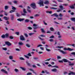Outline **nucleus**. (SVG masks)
I'll use <instances>...</instances> for the list:
<instances>
[{
	"instance_id": "obj_52",
	"label": "nucleus",
	"mask_w": 75,
	"mask_h": 75,
	"mask_svg": "<svg viewBox=\"0 0 75 75\" xmlns=\"http://www.w3.org/2000/svg\"><path fill=\"white\" fill-rule=\"evenodd\" d=\"M3 49L5 51H6V50H7V48L6 47H4L3 48Z\"/></svg>"
},
{
	"instance_id": "obj_57",
	"label": "nucleus",
	"mask_w": 75,
	"mask_h": 75,
	"mask_svg": "<svg viewBox=\"0 0 75 75\" xmlns=\"http://www.w3.org/2000/svg\"><path fill=\"white\" fill-rule=\"evenodd\" d=\"M38 38L39 39H40L42 41V40H44V39L41 38L40 37H38Z\"/></svg>"
},
{
	"instance_id": "obj_10",
	"label": "nucleus",
	"mask_w": 75,
	"mask_h": 75,
	"mask_svg": "<svg viewBox=\"0 0 75 75\" xmlns=\"http://www.w3.org/2000/svg\"><path fill=\"white\" fill-rule=\"evenodd\" d=\"M17 20L19 21H22L24 20V18H18L17 19Z\"/></svg>"
},
{
	"instance_id": "obj_12",
	"label": "nucleus",
	"mask_w": 75,
	"mask_h": 75,
	"mask_svg": "<svg viewBox=\"0 0 75 75\" xmlns=\"http://www.w3.org/2000/svg\"><path fill=\"white\" fill-rule=\"evenodd\" d=\"M60 52H61V53H62V54H67V52H64V51L60 50Z\"/></svg>"
},
{
	"instance_id": "obj_58",
	"label": "nucleus",
	"mask_w": 75,
	"mask_h": 75,
	"mask_svg": "<svg viewBox=\"0 0 75 75\" xmlns=\"http://www.w3.org/2000/svg\"><path fill=\"white\" fill-rule=\"evenodd\" d=\"M21 16H25L26 15L25 14V13H22L21 14Z\"/></svg>"
},
{
	"instance_id": "obj_61",
	"label": "nucleus",
	"mask_w": 75,
	"mask_h": 75,
	"mask_svg": "<svg viewBox=\"0 0 75 75\" xmlns=\"http://www.w3.org/2000/svg\"><path fill=\"white\" fill-rule=\"evenodd\" d=\"M59 17H62V15L61 13H59Z\"/></svg>"
},
{
	"instance_id": "obj_11",
	"label": "nucleus",
	"mask_w": 75,
	"mask_h": 75,
	"mask_svg": "<svg viewBox=\"0 0 75 75\" xmlns=\"http://www.w3.org/2000/svg\"><path fill=\"white\" fill-rule=\"evenodd\" d=\"M62 60L64 62H68V60H67V59H63Z\"/></svg>"
},
{
	"instance_id": "obj_13",
	"label": "nucleus",
	"mask_w": 75,
	"mask_h": 75,
	"mask_svg": "<svg viewBox=\"0 0 75 75\" xmlns=\"http://www.w3.org/2000/svg\"><path fill=\"white\" fill-rule=\"evenodd\" d=\"M52 16H54L55 17H58V15H57V14L56 13H54V14L51 15Z\"/></svg>"
},
{
	"instance_id": "obj_3",
	"label": "nucleus",
	"mask_w": 75,
	"mask_h": 75,
	"mask_svg": "<svg viewBox=\"0 0 75 75\" xmlns=\"http://www.w3.org/2000/svg\"><path fill=\"white\" fill-rule=\"evenodd\" d=\"M39 4L40 6H44V1L42 0H40V2L38 3Z\"/></svg>"
},
{
	"instance_id": "obj_33",
	"label": "nucleus",
	"mask_w": 75,
	"mask_h": 75,
	"mask_svg": "<svg viewBox=\"0 0 75 75\" xmlns=\"http://www.w3.org/2000/svg\"><path fill=\"white\" fill-rule=\"evenodd\" d=\"M12 10H16V8H15V7L12 6Z\"/></svg>"
},
{
	"instance_id": "obj_9",
	"label": "nucleus",
	"mask_w": 75,
	"mask_h": 75,
	"mask_svg": "<svg viewBox=\"0 0 75 75\" xmlns=\"http://www.w3.org/2000/svg\"><path fill=\"white\" fill-rule=\"evenodd\" d=\"M28 9H27V10L28 11V13H31V10H30V7L29 6H27Z\"/></svg>"
},
{
	"instance_id": "obj_26",
	"label": "nucleus",
	"mask_w": 75,
	"mask_h": 75,
	"mask_svg": "<svg viewBox=\"0 0 75 75\" xmlns=\"http://www.w3.org/2000/svg\"><path fill=\"white\" fill-rule=\"evenodd\" d=\"M27 55L29 56V57H31L32 56L30 53H28V54H27Z\"/></svg>"
},
{
	"instance_id": "obj_2",
	"label": "nucleus",
	"mask_w": 75,
	"mask_h": 75,
	"mask_svg": "<svg viewBox=\"0 0 75 75\" xmlns=\"http://www.w3.org/2000/svg\"><path fill=\"white\" fill-rule=\"evenodd\" d=\"M30 6L34 10H35V8H36V5H35V4L34 3L31 4H30Z\"/></svg>"
},
{
	"instance_id": "obj_40",
	"label": "nucleus",
	"mask_w": 75,
	"mask_h": 75,
	"mask_svg": "<svg viewBox=\"0 0 75 75\" xmlns=\"http://www.w3.org/2000/svg\"><path fill=\"white\" fill-rule=\"evenodd\" d=\"M50 30L52 31H54V28H53L51 27L50 28Z\"/></svg>"
},
{
	"instance_id": "obj_6",
	"label": "nucleus",
	"mask_w": 75,
	"mask_h": 75,
	"mask_svg": "<svg viewBox=\"0 0 75 75\" xmlns=\"http://www.w3.org/2000/svg\"><path fill=\"white\" fill-rule=\"evenodd\" d=\"M1 72H3V73H4L5 74H8V72L7 71H6V70L2 69L1 70Z\"/></svg>"
},
{
	"instance_id": "obj_19",
	"label": "nucleus",
	"mask_w": 75,
	"mask_h": 75,
	"mask_svg": "<svg viewBox=\"0 0 75 75\" xmlns=\"http://www.w3.org/2000/svg\"><path fill=\"white\" fill-rule=\"evenodd\" d=\"M69 7L70 8H71V9H74V8H75V7H74V5L70 6Z\"/></svg>"
},
{
	"instance_id": "obj_28",
	"label": "nucleus",
	"mask_w": 75,
	"mask_h": 75,
	"mask_svg": "<svg viewBox=\"0 0 75 75\" xmlns=\"http://www.w3.org/2000/svg\"><path fill=\"white\" fill-rule=\"evenodd\" d=\"M5 37H6V36H5V35H3V34L2 36H1V37L2 38H5Z\"/></svg>"
},
{
	"instance_id": "obj_48",
	"label": "nucleus",
	"mask_w": 75,
	"mask_h": 75,
	"mask_svg": "<svg viewBox=\"0 0 75 75\" xmlns=\"http://www.w3.org/2000/svg\"><path fill=\"white\" fill-rule=\"evenodd\" d=\"M9 38H10V39H13L14 38H13V36H11L9 37Z\"/></svg>"
},
{
	"instance_id": "obj_63",
	"label": "nucleus",
	"mask_w": 75,
	"mask_h": 75,
	"mask_svg": "<svg viewBox=\"0 0 75 75\" xmlns=\"http://www.w3.org/2000/svg\"><path fill=\"white\" fill-rule=\"evenodd\" d=\"M72 55H75V52H72L71 53Z\"/></svg>"
},
{
	"instance_id": "obj_7",
	"label": "nucleus",
	"mask_w": 75,
	"mask_h": 75,
	"mask_svg": "<svg viewBox=\"0 0 75 75\" xmlns=\"http://www.w3.org/2000/svg\"><path fill=\"white\" fill-rule=\"evenodd\" d=\"M5 44L8 45V46H10L11 45V44L10 43V42L7 41H6L5 42Z\"/></svg>"
},
{
	"instance_id": "obj_37",
	"label": "nucleus",
	"mask_w": 75,
	"mask_h": 75,
	"mask_svg": "<svg viewBox=\"0 0 75 75\" xmlns=\"http://www.w3.org/2000/svg\"><path fill=\"white\" fill-rule=\"evenodd\" d=\"M61 57L59 56H57V59H61Z\"/></svg>"
},
{
	"instance_id": "obj_5",
	"label": "nucleus",
	"mask_w": 75,
	"mask_h": 75,
	"mask_svg": "<svg viewBox=\"0 0 75 75\" xmlns=\"http://www.w3.org/2000/svg\"><path fill=\"white\" fill-rule=\"evenodd\" d=\"M64 50L65 51H66V50H67L68 51H73V50H74V49H71L69 48H68V49H67L66 48L64 47Z\"/></svg>"
},
{
	"instance_id": "obj_39",
	"label": "nucleus",
	"mask_w": 75,
	"mask_h": 75,
	"mask_svg": "<svg viewBox=\"0 0 75 75\" xmlns=\"http://www.w3.org/2000/svg\"><path fill=\"white\" fill-rule=\"evenodd\" d=\"M34 34V33H29V35L30 36H31V35H33V34Z\"/></svg>"
},
{
	"instance_id": "obj_53",
	"label": "nucleus",
	"mask_w": 75,
	"mask_h": 75,
	"mask_svg": "<svg viewBox=\"0 0 75 75\" xmlns=\"http://www.w3.org/2000/svg\"><path fill=\"white\" fill-rule=\"evenodd\" d=\"M16 15L17 17H19L20 16V14L18 13H16Z\"/></svg>"
},
{
	"instance_id": "obj_29",
	"label": "nucleus",
	"mask_w": 75,
	"mask_h": 75,
	"mask_svg": "<svg viewBox=\"0 0 75 75\" xmlns=\"http://www.w3.org/2000/svg\"><path fill=\"white\" fill-rule=\"evenodd\" d=\"M27 28L28 29V30H32V28L30 27H27Z\"/></svg>"
},
{
	"instance_id": "obj_27",
	"label": "nucleus",
	"mask_w": 75,
	"mask_h": 75,
	"mask_svg": "<svg viewBox=\"0 0 75 75\" xmlns=\"http://www.w3.org/2000/svg\"><path fill=\"white\" fill-rule=\"evenodd\" d=\"M45 48H46V51H48V52H50V51H51V50L47 49V47H45Z\"/></svg>"
},
{
	"instance_id": "obj_20",
	"label": "nucleus",
	"mask_w": 75,
	"mask_h": 75,
	"mask_svg": "<svg viewBox=\"0 0 75 75\" xmlns=\"http://www.w3.org/2000/svg\"><path fill=\"white\" fill-rule=\"evenodd\" d=\"M23 12L24 13H27V11H26V10H25V8H23Z\"/></svg>"
},
{
	"instance_id": "obj_62",
	"label": "nucleus",
	"mask_w": 75,
	"mask_h": 75,
	"mask_svg": "<svg viewBox=\"0 0 75 75\" xmlns=\"http://www.w3.org/2000/svg\"><path fill=\"white\" fill-rule=\"evenodd\" d=\"M6 36V37H8V34L7 33L5 34Z\"/></svg>"
},
{
	"instance_id": "obj_47",
	"label": "nucleus",
	"mask_w": 75,
	"mask_h": 75,
	"mask_svg": "<svg viewBox=\"0 0 75 75\" xmlns=\"http://www.w3.org/2000/svg\"><path fill=\"white\" fill-rule=\"evenodd\" d=\"M13 3H15V4H17V1H13Z\"/></svg>"
},
{
	"instance_id": "obj_49",
	"label": "nucleus",
	"mask_w": 75,
	"mask_h": 75,
	"mask_svg": "<svg viewBox=\"0 0 75 75\" xmlns=\"http://www.w3.org/2000/svg\"><path fill=\"white\" fill-rule=\"evenodd\" d=\"M15 34H16L17 35H19V32H16L15 33Z\"/></svg>"
},
{
	"instance_id": "obj_24",
	"label": "nucleus",
	"mask_w": 75,
	"mask_h": 75,
	"mask_svg": "<svg viewBox=\"0 0 75 75\" xmlns=\"http://www.w3.org/2000/svg\"><path fill=\"white\" fill-rule=\"evenodd\" d=\"M33 59H34V60H35L36 61H37V60L38 59V58L34 57H33Z\"/></svg>"
},
{
	"instance_id": "obj_21",
	"label": "nucleus",
	"mask_w": 75,
	"mask_h": 75,
	"mask_svg": "<svg viewBox=\"0 0 75 75\" xmlns=\"http://www.w3.org/2000/svg\"><path fill=\"white\" fill-rule=\"evenodd\" d=\"M30 20L28 19H26L25 20V23H29Z\"/></svg>"
},
{
	"instance_id": "obj_8",
	"label": "nucleus",
	"mask_w": 75,
	"mask_h": 75,
	"mask_svg": "<svg viewBox=\"0 0 75 75\" xmlns=\"http://www.w3.org/2000/svg\"><path fill=\"white\" fill-rule=\"evenodd\" d=\"M70 73H69L68 74V75H75V73H74L72 71H70Z\"/></svg>"
},
{
	"instance_id": "obj_46",
	"label": "nucleus",
	"mask_w": 75,
	"mask_h": 75,
	"mask_svg": "<svg viewBox=\"0 0 75 75\" xmlns=\"http://www.w3.org/2000/svg\"><path fill=\"white\" fill-rule=\"evenodd\" d=\"M58 62L60 63H63V60H59Z\"/></svg>"
},
{
	"instance_id": "obj_18",
	"label": "nucleus",
	"mask_w": 75,
	"mask_h": 75,
	"mask_svg": "<svg viewBox=\"0 0 75 75\" xmlns=\"http://www.w3.org/2000/svg\"><path fill=\"white\" fill-rule=\"evenodd\" d=\"M71 21L75 22V18H71Z\"/></svg>"
},
{
	"instance_id": "obj_23",
	"label": "nucleus",
	"mask_w": 75,
	"mask_h": 75,
	"mask_svg": "<svg viewBox=\"0 0 75 75\" xmlns=\"http://www.w3.org/2000/svg\"><path fill=\"white\" fill-rule=\"evenodd\" d=\"M25 45L26 47H28V48H30V45L28 44H26Z\"/></svg>"
},
{
	"instance_id": "obj_38",
	"label": "nucleus",
	"mask_w": 75,
	"mask_h": 75,
	"mask_svg": "<svg viewBox=\"0 0 75 75\" xmlns=\"http://www.w3.org/2000/svg\"><path fill=\"white\" fill-rule=\"evenodd\" d=\"M14 70L16 72H18V70L17 69H15Z\"/></svg>"
},
{
	"instance_id": "obj_34",
	"label": "nucleus",
	"mask_w": 75,
	"mask_h": 75,
	"mask_svg": "<svg viewBox=\"0 0 75 75\" xmlns=\"http://www.w3.org/2000/svg\"><path fill=\"white\" fill-rule=\"evenodd\" d=\"M74 65V63H70L69 64L70 66H73Z\"/></svg>"
},
{
	"instance_id": "obj_43",
	"label": "nucleus",
	"mask_w": 75,
	"mask_h": 75,
	"mask_svg": "<svg viewBox=\"0 0 75 75\" xmlns=\"http://www.w3.org/2000/svg\"><path fill=\"white\" fill-rule=\"evenodd\" d=\"M19 59L21 60H25V59H24V58L22 57H20Z\"/></svg>"
},
{
	"instance_id": "obj_41",
	"label": "nucleus",
	"mask_w": 75,
	"mask_h": 75,
	"mask_svg": "<svg viewBox=\"0 0 75 75\" xmlns=\"http://www.w3.org/2000/svg\"><path fill=\"white\" fill-rule=\"evenodd\" d=\"M4 18L5 19V20H8V18H7V17H4Z\"/></svg>"
},
{
	"instance_id": "obj_1",
	"label": "nucleus",
	"mask_w": 75,
	"mask_h": 75,
	"mask_svg": "<svg viewBox=\"0 0 75 75\" xmlns=\"http://www.w3.org/2000/svg\"><path fill=\"white\" fill-rule=\"evenodd\" d=\"M59 8H59L58 9V10H57V12H60L62 10H64L65 8L63 7V6L62 5H60L59 6Z\"/></svg>"
},
{
	"instance_id": "obj_60",
	"label": "nucleus",
	"mask_w": 75,
	"mask_h": 75,
	"mask_svg": "<svg viewBox=\"0 0 75 75\" xmlns=\"http://www.w3.org/2000/svg\"><path fill=\"white\" fill-rule=\"evenodd\" d=\"M24 35L26 37H28V35L26 33H25L24 34Z\"/></svg>"
},
{
	"instance_id": "obj_22",
	"label": "nucleus",
	"mask_w": 75,
	"mask_h": 75,
	"mask_svg": "<svg viewBox=\"0 0 75 75\" xmlns=\"http://www.w3.org/2000/svg\"><path fill=\"white\" fill-rule=\"evenodd\" d=\"M26 63L27 65H28V66H29V67H30V66H31V64H30L28 63V62H26Z\"/></svg>"
},
{
	"instance_id": "obj_45",
	"label": "nucleus",
	"mask_w": 75,
	"mask_h": 75,
	"mask_svg": "<svg viewBox=\"0 0 75 75\" xmlns=\"http://www.w3.org/2000/svg\"><path fill=\"white\" fill-rule=\"evenodd\" d=\"M43 22L44 23V24H45V25H47V23H45V21H43Z\"/></svg>"
},
{
	"instance_id": "obj_50",
	"label": "nucleus",
	"mask_w": 75,
	"mask_h": 75,
	"mask_svg": "<svg viewBox=\"0 0 75 75\" xmlns=\"http://www.w3.org/2000/svg\"><path fill=\"white\" fill-rule=\"evenodd\" d=\"M41 30L42 33H45V31L43 29H41Z\"/></svg>"
},
{
	"instance_id": "obj_4",
	"label": "nucleus",
	"mask_w": 75,
	"mask_h": 75,
	"mask_svg": "<svg viewBox=\"0 0 75 75\" xmlns=\"http://www.w3.org/2000/svg\"><path fill=\"white\" fill-rule=\"evenodd\" d=\"M20 39L21 41H24L25 40V38L24 37V36L21 35L20 36Z\"/></svg>"
},
{
	"instance_id": "obj_35",
	"label": "nucleus",
	"mask_w": 75,
	"mask_h": 75,
	"mask_svg": "<svg viewBox=\"0 0 75 75\" xmlns=\"http://www.w3.org/2000/svg\"><path fill=\"white\" fill-rule=\"evenodd\" d=\"M24 56L25 57V58H27L28 59H29V58H30V57H28V56L27 55H24Z\"/></svg>"
},
{
	"instance_id": "obj_42",
	"label": "nucleus",
	"mask_w": 75,
	"mask_h": 75,
	"mask_svg": "<svg viewBox=\"0 0 75 75\" xmlns=\"http://www.w3.org/2000/svg\"><path fill=\"white\" fill-rule=\"evenodd\" d=\"M8 4L10 5H12V3L11 2L8 1Z\"/></svg>"
},
{
	"instance_id": "obj_36",
	"label": "nucleus",
	"mask_w": 75,
	"mask_h": 75,
	"mask_svg": "<svg viewBox=\"0 0 75 75\" xmlns=\"http://www.w3.org/2000/svg\"><path fill=\"white\" fill-rule=\"evenodd\" d=\"M24 56L25 57V58H27L28 59H29V58H30V57H28V56L27 55H24Z\"/></svg>"
},
{
	"instance_id": "obj_55",
	"label": "nucleus",
	"mask_w": 75,
	"mask_h": 75,
	"mask_svg": "<svg viewBox=\"0 0 75 75\" xmlns=\"http://www.w3.org/2000/svg\"><path fill=\"white\" fill-rule=\"evenodd\" d=\"M27 75H32V73H27Z\"/></svg>"
},
{
	"instance_id": "obj_15",
	"label": "nucleus",
	"mask_w": 75,
	"mask_h": 75,
	"mask_svg": "<svg viewBox=\"0 0 75 75\" xmlns=\"http://www.w3.org/2000/svg\"><path fill=\"white\" fill-rule=\"evenodd\" d=\"M49 3L48 1H46L44 2V4H48Z\"/></svg>"
},
{
	"instance_id": "obj_32",
	"label": "nucleus",
	"mask_w": 75,
	"mask_h": 75,
	"mask_svg": "<svg viewBox=\"0 0 75 75\" xmlns=\"http://www.w3.org/2000/svg\"><path fill=\"white\" fill-rule=\"evenodd\" d=\"M14 11H15V10H11L9 11V13H13V12H14Z\"/></svg>"
},
{
	"instance_id": "obj_25",
	"label": "nucleus",
	"mask_w": 75,
	"mask_h": 75,
	"mask_svg": "<svg viewBox=\"0 0 75 75\" xmlns=\"http://www.w3.org/2000/svg\"><path fill=\"white\" fill-rule=\"evenodd\" d=\"M20 68L21 69L23 70V71H25V69L24 67H20Z\"/></svg>"
},
{
	"instance_id": "obj_59",
	"label": "nucleus",
	"mask_w": 75,
	"mask_h": 75,
	"mask_svg": "<svg viewBox=\"0 0 75 75\" xmlns=\"http://www.w3.org/2000/svg\"><path fill=\"white\" fill-rule=\"evenodd\" d=\"M40 37H45V35H41L40 36Z\"/></svg>"
},
{
	"instance_id": "obj_14",
	"label": "nucleus",
	"mask_w": 75,
	"mask_h": 75,
	"mask_svg": "<svg viewBox=\"0 0 75 75\" xmlns=\"http://www.w3.org/2000/svg\"><path fill=\"white\" fill-rule=\"evenodd\" d=\"M14 15H11V20H14Z\"/></svg>"
},
{
	"instance_id": "obj_44",
	"label": "nucleus",
	"mask_w": 75,
	"mask_h": 75,
	"mask_svg": "<svg viewBox=\"0 0 75 75\" xmlns=\"http://www.w3.org/2000/svg\"><path fill=\"white\" fill-rule=\"evenodd\" d=\"M9 58L10 59H13V56H10L9 57Z\"/></svg>"
},
{
	"instance_id": "obj_30",
	"label": "nucleus",
	"mask_w": 75,
	"mask_h": 75,
	"mask_svg": "<svg viewBox=\"0 0 75 75\" xmlns=\"http://www.w3.org/2000/svg\"><path fill=\"white\" fill-rule=\"evenodd\" d=\"M50 9H53V10H57V8H54V7H51L50 8Z\"/></svg>"
},
{
	"instance_id": "obj_54",
	"label": "nucleus",
	"mask_w": 75,
	"mask_h": 75,
	"mask_svg": "<svg viewBox=\"0 0 75 75\" xmlns=\"http://www.w3.org/2000/svg\"><path fill=\"white\" fill-rule=\"evenodd\" d=\"M47 13H49L50 14H51V13H52V11H47Z\"/></svg>"
},
{
	"instance_id": "obj_64",
	"label": "nucleus",
	"mask_w": 75,
	"mask_h": 75,
	"mask_svg": "<svg viewBox=\"0 0 75 75\" xmlns=\"http://www.w3.org/2000/svg\"><path fill=\"white\" fill-rule=\"evenodd\" d=\"M57 35H60V33L59 32H58Z\"/></svg>"
},
{
	"instance_id": "obj_51",
	"label": "nucleus",
	"mask_w": 75,
	"mask_h": 75,
	"mask_svg": "<svg viewBox=\"0 0 75 75\" xmlns=\"http://www.w3.org/2000/svg\"><path fill=\"white\" fill-rule=\"evenodd\" d=\"M42 47V45L41 44L39 45L37 47Z\"/></svg>"
},
{
	"instance_id": "obj_16",
	"label": "nucleus",
	"mask_w": 75,
	"mask_h": 75,
	"mask_svg": "<svg viewBox=\"0 0 75 75\" xmlns=\"http://www.w3.org/2000/svg\"><path fill=\"white\" fill-rule=\"evenodd\" d=\"M4 8L5 10H7L8 9V6H5Z\"/></svg>"
},
{
	"instance_id": "obj_31",
	"label": "nucleus",
	"mask_w": 75,
	"mask_h": 75,
	"mask_svg": "<svg viewBox=\"0 0 75 75\" xmlns=\"http://www.w3.org/2000/svg\"><path fill=\"white\" fill-rule=\"evenodd\" d=\"M18 44L20 45H23V43L22 42H19Z\"/></svg>"
},
{
	"instance_id": "obj_56",
	"label": "nucleus",
	"mask_w": 75,
	"mask_h": 75,
	"mask_svg": "<svg viewBox=\"0 0 75 75\" xmlns=\"http://www.w3.org/2000/svg\"><path fill=\"white\" fill-rule=\"evenodd\" d=\"M54 36L53 35L52 36L50 37V38H54Z\"/></svg>"
},
{
	"instance_id": "obj_17",
	"label": "nucleus",
	"mask_w": 75,
	"mask_h": 75,
	"mask_svg": "<svg viewBox=\"0 0 75 75\" xmlns=\"http://www.w3.org/2000/svg\"><path fill=\"white\" fill-rule=\"evenodd\" d=\"M52 72H57V69H54L52 70Z\"/></svg>"
}]
</instances>
